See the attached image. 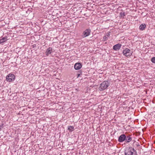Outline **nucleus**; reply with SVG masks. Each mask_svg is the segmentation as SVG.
Listing matches in <instances>:
<instances>
[{"mask_svg": "<svg viewBox=\"0 0 155 155\" xmlns=\"http://www.w3.org/2000/svg\"><path fill=\"white\" fill-rule=\"evenodd\" d=\"M125 155H137L136 151L132 147H129L125 152Z\"/></svg>", "mask_w": 155, "mask_h": 155, "instance_id": "f03ea898", "label": "nucleus"}, {"mask_svg": "<svg viewBox=\"0 0 155 155\" xmlns=\"http://www.w3.org/2000/svg\"><path fill=\"white\" fill-rule=\"evenodd\" d=\"M108 35H109V34H108L107 36H108Z\"/></svg>", "mask_w": 155, "mask_h": 155, "instance_id": "a211bd4d", "label": "nucleus"}, {"mask_svg": "<svg viewBox=\"0 0 155 155\" xmlns=\"http://www.w3.org/2000/svg\"><path fill=\"white\" fill-rule=\"evenodd\" d=\"M108 35H109V34H108L107 36H108Z\"/></svg>", "mask_w": 155, "mask_h": 155, "instance_id": "aec40b11", "label": "nucleus"}, {"mask_svg": "<svg viewBox=\"0 0 155 155\" xmlns=\"http://www.w3.org/2000/svg\"><path fill=\"white\" fill-rule=\"evenodd\" d=\"M68 129L70 131H72L74 130V127L73 126H68Z\"/></svg>", "mask_w": 155, "mask_h": 155, "instance_id": "ddd939ff", "label": "nucleus"}, {"mask_svg": "<svg viewBox=\"0 0 155 155\" xmlns=\"http://www.w3.org/2000/svg\"><path fill=\"white\" fill-rule=\"evenodd\" d=\"M121 46V45L118 44L114 45L113 47V49L115 51H117L120 49Z\"/></svg>", "mask_w": 155, "mask_h": 155, "instance_id": "1a4fd4ad", "label": "nucleus"}, {"mask_svg": "<svg viewBox=\"0 0 155 155\" xmlns=\"http://www.w3.org/2000/svg\"><path fill=\"white\" fill-rule=\"evenodd\" d=\"M125 13L124 12H121L120 13V17L124 18V17L125 15Z\"/></svg>", "mask_w": 155, "mask_h": 155, "instance_id": "4468645a", "label": "nucleus"}, {"mask_svg": "<svg viewBox=\"0 0 155 155\" xmlns=\"http://www.w3.org/2000/svg\"><path fill=\"white\" fill-rule=\"evenodd\" d=\"M82 67V65L80 63H76L74 66V68L76 70L80 69Z\"/></svg>", "mask_w": 155, "mask_h": 155, "instance_id": "6e6552de", "label": "nucleus"}, {"mask_svg": "<svg viewBox=\"0 0 155 155\" xmlns=\"http://www.w3.org/2000/svg\"><path fill=\"white\" fill-rule=\"evenodd\" d=\"M146 25L145 24H142L139 26V29L141 30H144L146 27Z\"/></svg>", "mask_w": 155, "mask_h": 155, "instance_id": "9b49d317", "label": "nucleus"}, {"mask_svg": "<svg viewBox=\"0 0 155 155\" xmlns=\"http://www.w3.org/2000/svg\"><path fill=\"white\" fill-rule=\"evenodd\" d=\"M123 53L124 55L126 57H128L132 55V52L130 50L126 48L123 51Z\"/></svg>", "mask_w": 155, "mask_h": 155, "instance_id": "7ed1b4c3", "label": "nucleus"}, {"mask_svg": "<svg viewBox=\"0 0 155 155\" xmlns=\"http://www.w3.org/2000/svg\"><path fill=\"white\" fill-rule=\"evenodd\" d=\"M108 35H109V34H108L107 36H108Z\"/></svg>", "mask_w": 155, "mask_h": 155, "instance_id": "6ab92c4d", "label": "nucleus"}, {"mask_svg": "<svg viewBox=\"0 0 155 155\" xmlns=\"http://www.w3.org/2000/svg\"><path fill=\"white\" fill-rule=\"evenodd\" d=\"M106 38H107V37H106L105 36H104V39H106Z\"/></svg>", "mask_w": 155, "mask_h": 155, "instance_id": "f3484780", "label": "nucleus"}, {"mask_svg": "<svg viewBox=\"0 0 155 155\" xmlns=\"http://www.w3.org/2000/svg\"><path fill=\"white\" fill-rule=\"evenodd\" d=\"M126 135L124 134H121L118 140L120 142H123L125 140Z\"/></svg>", "mask_w": 155, "mask_h": 155, "instance_id": "39448f33", "label": "nucleus"}, {"mask_svg": "<svg viewBox=\"0 0 155 155\" xmlns=\"http://www.w3.org/2000/svg\"><path fill=\"white\" fill-rule=\"evenodd\" d=\"M15 77L14 74H10L6 77V79L7 81L9 82L12 81L15 79Z\"/></svg>", "mask_w": 155, "mask_h": 155, "instance_id": "20e7f679", "label": "nucleus"}, {"mask_svg": "<svg viewBox=\"0 0 155 155\" xmlns=\"http://www.w3.org/2000/svg\"><path fill=\"white\" fill-rule=\"evenodd\" d=\"M110 85V84L107 81H104L101 83L99 88V90L100 91L104 90L107 88Z\"/></svg>", "mask_w": 155, "mask_h": 155, "instance_id": "f257e3e1", "label": "nucleus"}, {"mask_svg": "<svg viewBox=\"0 0 155 155\" xmlns=\"http://www.w3.org/2000/svg\"><path fill=\"white\" fill-rule=\"evenodd\" d=\"M132 135H126L125 142L126 143H129L132 140Z\"/></svg>", "mask_w": 155, "mask_h": 155, "instance_id": "0eeeda50", "label": "nucleus"}, {"mask_svg": "<svg viewBox=\"0 0 155 155\" xmlns=\"http://www.w3.org/2000/svg\"><path fill=\"white\" fill-rule=\"evenodd\" d=\"M151 62L153 63H155V57H152L151 59Z\"/></svg>", "mask_w": 155, "mask_h": 155, "instance_id": "2eb2a0df", "label": "nucleus"}, {"mask_svg": "<svg viewBox=\"0 0 155 155\" xmlns=\"http://www.w3.org/2000/svg\"><path fill=\"white\" fill-rule=\"evenodd\" d=\"M7 40V37H4L2 39H0V44H2L5 42Z\"/></svg>", "mask_w": 155, "mask_h": 155, "instance_id": "f8f14e48", "label": "nucleus"}, {"mask_svg": "<svg viewBox=\"0 0 155 155\" xmlns=\"http://www.w3.org/2000/svg\"><path fill=\"white\" fill-rule=\"evenodd\" d=\"M81 74H77V78H78L80 75Z\"/></svg>", "mask_w": 155, "mask_h": 155, "instance_id": "dca6fc26", "label": "nucleus"}, {"mask_svg": "<svg viewBox=\"0 0 155 155\" xmlns=\"http://www.w3.org/2000/svg\"><path fill=\"white\" fill-rule=\"evenodd\" d=\"M52 48L49 47L45 51V54L46 55H48L52 52Z\"/></svg>", "mask_w": 155, "mask_h": 155, "instance_id": "9d476101", "label": "nucleus"}, {"mask_svg": "<svg viewBox=\"0 0 155 155\" xmlns=\"http://www.w3.org/2000/svg\"><path fill=\"white\" fill-rule=\"evenodd\" d=\"M91 32V30L89 29H87L83 32V37H85L88 36L90 35Z\"/></svg>", "mask_w": 155, "mask_h": 155, "instance_id": "423d86ee", "label": "nucleus"}]
</instances>
